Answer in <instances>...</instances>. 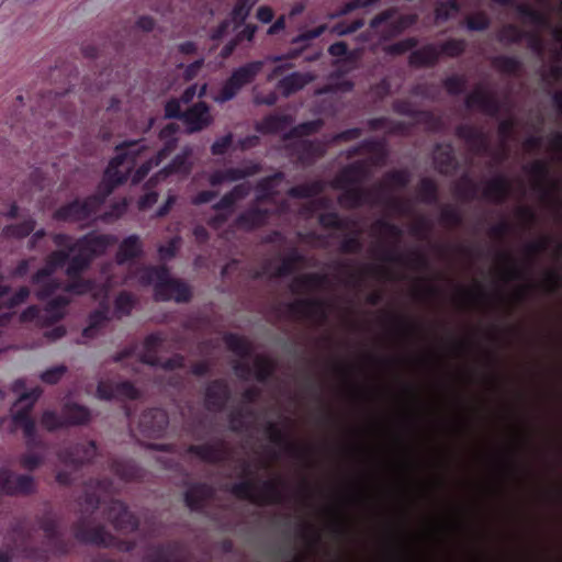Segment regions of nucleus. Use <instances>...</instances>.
Returning a JSON list of instances; mask_svg holds the SVG:
<instances>
[{
    "instance_id": "1",
    "label": "nucleus",
    "mask_w": 562,
    "mask_h": 562,
    "mask_svg": "<svg viewBox=\"0 0 562 562\" xmlns=\"http://www.w3.org/2000/svg\"><path fill=\"white\" fill-rule=\"evenodd\" d=\"M112 244L113 240L109 236L91 235L69 246L67 255L61 251L55 252L49 259L47 267L38 271L34 277V283L38 288L37 296L44 300L53 292L56 284L50 279V273L56 267L65 263L66 258L68 259L66 272L71 277L83 269L93 256L102 254Z\"/></svg>"
},
{
    "instance_id": "2",
    "label": "nucleus",
    "mask_w": 562,
    "mask_h": 562,
    "mask_svg": "<svg viewBox=\"0 0 562 562\" xmlns=\"http://www.w3.org/2000/svg\"><path fill=\"white\" fill-rule=\"evenodd\" d=\"M144 150L145 146L140 142H130L116 146V155L110 161L99 186L102 199L127 179L132 169L140 161Z\"/></svg>"
},
{
    "instance_id": "3",
    "label": "nucleus",
    "mask_w": 562,
    "mask_h": 562,
    "mask_svg": "<svg viewBox=\"0 0 562 562\" xmlns=\"http://www.w3.org/2000/svg\"><path fill=\"white\" fill-rule=\"evenodd\" d=\"M144 284L154 283L157 300L184 302L189 299V289L176 280L169 278L168 272L161 269H145L139 277Z\"/></svg>"
},
{
    "instance_id": "4",
    "label": "nucleus",
    "mask_w": 562,
    "mask_h": 562,
    "mask_svg": "<svg viewBox=\"0 0 562 562\" xmlns=\"http://www.w3.org/2000/svg\"><path fill=\"white\" fill-rule=\"evenodd\" d=\"M25 385L22 380H18L12 385V391L19 394V400L14 404L12 419L15 427H20L25 436H32L34 432V424L27 418L26 414L32 408L41 392L33 389L29 393H24Z\"/></svg>"
},
{
    "instance_id": "5",
    "label": "nucleus",
    "mask_w": 562,
    "mask_h": 562,
    "mask_svg": "<svg viewBox=\"0 0 562 562\" xmlns=\"http://www.w3.org/2000/svg\"><path fill=\"white\" fill-rule=\"evenodd\" d=\"M262 65V61H254L236 69L223 87L221 94L214 97V101L223 103L233 99L240 88L254 80Z\"/></svg>"
},
{
    "instance_id": "6",
    "label": "nucleus",
    "mask_w": 562,
    "mask_h": 562,
    "mask_svg": "<svg viewBox=\"0 0 562 562\" xmlns=\"http://www.w3.org/2000/svg\"><path fill=\"white\" fill-rule=\"evenodd\" d=\"M177 132L178 127L173 123H169L162 128L160 132V138L165 140V147L158 153L155 159H150L137 168V170L132 176V181L134 183L143 180L153 166H158L159 162L173 150L177 142Z\"/></svg>"
},
{
    "instance_id": "7",
    "label": "nucleus",
    "mask_w": 562,
    "mask_h": 562,
    "mask_svg": "<svg viewBox=\"0 0 562 562\" xmlns=\"http://www.w3.org/2000/svg\"><path fill=\"white\" fill-rule=\"evenodd\" d=\"M100 203L98 198H92L85 202H74L55 213V218L59 221L81 222L89 217L90 212Z\"/></svg>"
},
{
    "instance_id": "8",
    "label": "nucleus",
    "mask_w": 562,
    "mask_h": 562,
    "mask_svg": "<svg viewBox=\"0 0 562 562\" xmlns=\"http://www.w3.org/2000/svg\"><path fill=\"white\" fill-rule=\"evenodd\" d=\"M89 419V412L81 406L68 407L67 420H60L54 413L46 412L42 417V425L48 430H54L64 424H81Z\"/></svg>"
},
{
    "instance_id": "9",
    "label": "nucleus",
    "mask_w": 562,
    "mask_h": 562,
    "mask_svg": "<svg viewBox=\"0 0 562 562\" xmlns=\"http://www.w3.org/2000/svg\"><path fill=\"white\" fill-rule=\"evenodd\" d=\"M256 1L257 0H237L232 11V21L223 22L218 30L212 35V37L221 38L228 29H236L238 25H240L249 15V12Z\"/></svg>"
},
{
    "instance_id": "10",
    "label": "nucleus",
    "mask_w": 562,
    "mask_h": 562,
    "mask_svg": "<svg viewBox=\"0 0 562 562\" xmlns=\"http://www.w3.org/2000/svg\"><path fill=\"white\" fill-rule=\"evenodd\" d=\"M182 120L188 132L193 133L207 126L212 122V116L204 103H198L183 114Z\"/></svg>"
},
{
    "instance_id": "11",
    "label": "nucleus",
    "mask_w": 562,
    "mask_h": 562,
    "mask_svg": "<svg viewBox=\"0 0 562 562\" xmlns=\"http://www.w3.org/2000/svg\"><path fill=\"white\" fill-rule=\"evenodd\" d=\"M190 151L183 150L180 155L176 156L172 162L161 169L157 175H155L147 183V186H153L158 182L160 179H165L171 175H186L189 172L191 164L189 161Z\"/></svg>"
},
{
    "instance_id": "12",
    "label": "nucleus",
    "mask_w": 562,
    "mask_h": 562,
    "mask_svg": "<svg viewBox=\"0 0 562 562\" xmlns=\"http://www.w3.org/2000/svg\"><path fill=\"white\" fill-rule=\"evenodd\" d=\"M312 80L313 78L310 75L294 72L280 80L278 88L284 95H290L291 93L302 89Z\"/></svg>"
},
{
    "instance_id": "13",
    "label": "nucleus",
    "mask_w": 562,
    "mask_h": 562,
    "mask_svg": "<svg viewBox=\"0 0 562 562\" xmlns=\"http://www.w3.org/2000/svg\"><path fill=\"white\" fill-rule=\"evenodd\" d=\"M142 250V246L137 236L127 237L120 246L117 254L119 263H123L130 258L137 256Z\"/></svg>"
},
{
    "instance_id": "14",
    "label": "nucleus",
    "mask_w": 562,
    "mask_h": 562,
    "mask_svg": "<svg viewBox=\"0 0 562 562\" xmlns=\"http://www.w3.org/2000/svg\"><path fill=\"white\" fill-rule=\"evenodd\" d=\"M255 169H256L255 166H252L251 169L247 170V171L234 170V171H228L225 175L215 173L211 177L210 181H211L212 186H216L224 181H235V180H238L247 175L254 173Z\"/></svg>"
},
{
    "instance_id": "15",
    "label": "nucleus",
    "mask_w": 562,
    "mask_h": 562,
    "mask_svg": "<svg viewBox=\"0 0 562 562\" xmlns=\"http://www.w3.org/2000/svg\"><path fill=\"white\" fill-rule=\"evenodd\" d=\"M66 304L67 301L60 299L52 301L46 308V318L48 321L61 318L65 315Z\"/></svg>"
},
{
    "instance_id": "16",
    "label": "nucleus",
    "mask_w": 562,
    "mask_h": 562,
    "mask_svg": "<svg viewBox=\"0 0 562 562\" xmlns=\"http://www.w3.org/2000/svg\"><path fill=\"white\" fill-rule=\"evenodd\" d=\"M64 373L65 368L63 366H59L43 372L41 379L46 383L54 384L64 375Z\"/></svg>"
},
{
    "instance_id": "17",
    "label": "nucleus",
    "mask_w": 562,
    "mask_h": 562,
    "mask_svg": "<svg viewBox=\"0 0 562 562\" xmlns=\"http://www.w3.org/2000/svg\"><path fill=\"white\" fill-rule=\"evenodd\" d=\"M103 321H105V315L102 312H97L90 316V325L85 328L83 336L91 337L93 336L94 329L98 325H100Z\"/></svg>"
},
{
    "instance_id": "18",
    "label": "nucleus",
    "mask_w": 562,
    "mask_h": 562,
    "mask_svg": "<svg viewBox=\"0 0 562 562\" xmlns=\"http://www.w3.org/2000/svg\"><path fill=\"white\" fill-rule=\"evenodd\" d=\"M133 299L127 294H122L116 299V311L120 314L128 313L133 306Z\"/></svg>"
},
{
    "instance_id": "19",
    "label": "nucleus",
    "mask_w": 562,
    "mask_h": 562,
    "mask_svg": "<svg viewBox=\"0 0 562 562\" xmlns=\"http://www.w3.org/2000/svg\"><path fill=\"white\" fill-rule=\"evenodd\" d=\"M33 228H34L33 223L26 222L20 228L9 227L5 231V234L8 236L22 237V236L27 235L31 231H33Z\"/></svg>"
},
{
    "instance_id": "20",
    "label": "nucleus",
    "mask_w": 562,
    "mask_h": 562,
    "mask_svg": "<svg viewBox=\"0 0 562 562\" xmlns=\"http://www.w3.org/2000/svg\"><path fill=\"white\" fill-rule=\"evenodd\" d=\"M157 196H158V194L154 191L146 192L138 201L139 209L147 210V209L151 207V205L157 202Z\"/></svg>"
},
{
    "instance_id": "21",
    "label": "nucleus",
    "mask_w": 562,
    "mask_h": 562,
    "mask_svg": "<svg viewBox=\"0 0 562 562\" xmlns=\"http://www.w3.org/2000/svg\"><path fill=\"white\" fill-rule=\"evenodd\" d=\"M274 13L270 7L261 5L257 9L256 18L262 23H269L272 21Z\"/></svg>"
},
{
    "instance_id": "22",
    "label": "nucleus",
    "mask_w": 562,
    "mask_h": 562,
    "mask_svg": "<svg viewBox=\"0 0 562 562\" xmlns=\"http://www.w3.org/2000/svg\"><path fill=\"white\" fill-rule=\"evenodd\" d=\"M231 142L232 137L229 135L216 140L212 146L213 154H223L226 150V148L231 145Z\"/></svg>"
},
{
    "instance_id": "23",
    "label": "nucleus",
    "mask_w": 562,
    "mask_h": 562,
    "mask_svg": "<svg viewBox=\"0 0 562 562\" xmlns=\"http://www.w3.org/2000/svg\"><path fill=\"white\" fill-rule=\"evenodd\" d=\"M239 194H244V191H241L240 188H236L234 192L229 196H225L216 207L221 211L227 212L231 207L234 196Z\"/></svg>"
},
{
    "instance_id": "24",
    "label": "nucleus",
    "mask_w": 562,
    "mask_h": 562,
    "mask_svg": "<svg viewBox=\"0 0 562 562\" xmlns=\"http://www.w3.org/2000/svg\"><path fill=\"white\" fill-rule=\"evenodd\" d=\"M177 239H172L167 247H160L159 248V256L161 259L170 258L175 255V251L177 249Z\"/></svg>"
},
{
    "instance_id": "25",
    "label": "nucleus",
    "mask_w": 562,
    "mask_h": 562,
    "mask_svg": "<svg viewBox=\"0 0 562 562\" xmlns=\"http://www.w3.org/2000/svg\"><path fill=\"white\" fill-rule=\"evenodd\" d=\"M27 296L29 290L25 288L20 289L18 293L12 299H10L9 307H13L23 303Z\"/></svg>"
},
{
    "instance_id": "26",
    "label": "nucleus",
    "mask_w": 562,
    "mask_h": 562,
    "mask_svg": "<svg viewBox=\"0 0 562 562\" xmlns=\"http://www.w3.org/2000/svg\"><path fill=\"white\" fill-rule=\"evenodd\" d=\"M180 113V103L176 100L169 101L166 104V115L168 117H175Z\"/></svg>"
},
{
    "instance_id": "27",
    "label": "nucleus",
    "mask_w": 562,
    "mask_h": 562,
    "mask_svg": "<svg viewBox=\"0 0 562 562\" xmlns=\"http://www.w3.org/2000/svg\"><path fill=\"white\" fill-rule=\"evenodd\" d=\"M329 53L333 56H345L347 54V47L346 44L342 42H338L333 44L329 47Z\"/></svg>"
},
{
    "instance_id": "28",
    "label": "nucleus",
    "mask_w": 562,
    "mask_h": 562,
    "mask_svg": "<svg viewBox=\"0 0 562 562\" xmlns=\"http://www.w3.org/2000/svg\"><path fill=\"white\" fill-rule=\"evenodd\" d=\"M37 314L38 311L34 306H31L20 315V319L23 323L31 322L37 317Z\"/></svg>"
},
{
    "instance_id": "29",
    "label": "nucleus",
    "mask_w": 562,
    "mask_h": 562,
    "mask_svg": "<svg viewBox=\"0 0 562 562\" xmlns=\"http://www.w3.org/2000/svg\"><path fill=\"white\" fill-rule=\"evenodd\" d=\"M64 335H65V329L61 326H57L54 329H52L50 331L45 333V337L49 341H55V340L61 338Z\"/></svg>"
},
{
    "instance_id": "30",
    "label": "nucleus",
    "mask_w": 562,
    "mask_h": 562,
    "mask_svg": "<svg viewBox=\"0 0 562 562\" xmlns=\"http://www.w3.org/2000/svg\"><path fill=\"white\" fill-rule=\"evenodd\" d=\"M285 26L284 16H280L269 29L268 34L273 35L281 32Z\"/></svg>"
},
{
    "instance_id": "31",
    "label": "nucleus",
    "mask_w": 562,
    "mask_h": 562,
    "mask_svg": "<svg viewBox=\"0 0 562 562\" xmlns=\"http://www.w3.org/2000/svg\"><path fill=\"white\" fill-rule=\"evenodd\" d=\"M137 26L143 31H150L154 27V21L148 16H140L137 20Z\"/></svg>"
},
{
    "instance_id": "32",
    "label": "nucleus",
    "mask_w": 562,
    "mask_h": 562,
    "mask_svg": "<svg viewBox=\"0 0 562 562\" xmlns=\"http://www.w3.org/2000/svg\"><path fill=\"white\" fill-rule=\"evenodd\" d=\"M201 65L202 63L201 61H195L193 64H191L190 66L187 67L186 69V79H192L196 72L199 71V69L201 68Z\"/></svg>"
},
{
    "instance_id": "33",
    "label": "nucleus",
    "mask_w": 562,
    "mask_h": 562,
    "mask_svg": "<svg viewBox=\"0 0 562 562\" xmlns=\"http://www.w3.org/2000/svg\"><path fill=\"white\" fill-rule=\"evenodd\" d=\"M257 32L256 25H246L240 33V37H245L247 41H251Z\"/></svg>"
},
{
    "instance_id": "34",
    "label": "nucleus",
    "mask_w": 562,
    "mask_h": 562,
    "mask_svg": "<svg viewBox=\"0 0 562 562\" xmlns=\"http://www.w3.org/2000/svg\"><path fill=\"white\" fill-rule=\"evenodd\" d=\"M214 194L211 193V192H202L200 193L199 195H196L192 202L194 204H202V203H206L209 201H211L213 199Z\"/></svg>"
},
{
    "instance_id": "35",
    "label": "nucleus",
    "mask_w": 562,
    "mask_h": 562,
    "mask_svg": "<svg viewBox=\"0 0 562 562\" xmlns=\"http://www.w3.org/2000/svg\"><path fill=\"white\" fill-rule=\"evenodd\" d=\"M290 68L288 64H281L276 66L268 76V80H272L279 76V74L283 72L285 69Z\"/></svg>"
},
{
    "instance_id": "36",
    "label": "nucleus",
    "mask_w": 562,
    "mask_h": 562,
    "mask_svg": "<svg viewBox=\"0 0 562 562\" xmlns=\"http://www.w3.org/2000/svg\"><path fill=\"white\" fill-rule=\"evenodd\" d=\"M196 90H198V88L195 85L189 87L182 95V101L186 103L190 102L196 94Z\"/></svg>"
},
{
    "instance_id": "37",
    "label": "nucleus",
    "mask_w": 562,
    "mask_h": 562,
    "mask_svg": "<svg viewBox=\"0 0 562 562\" xmlns=\"http://www.w3.org/2000/svg\"><path fill=\"white\" fill-rule=\"evenodd\" d=\"M160 344V338L159 336H149L147 339H146V348L148 350H154L158 347V345Z\"/></svg>"
},
{
    "instance_id": "38",
    "label": "nucleus",
    "mask_w": 562,
    "mask_h": 562,
    "mask_svg": "<svg viewBox=\"0 0 562 562\" xmlns=\"http://www.w3.org/2000/svg\"><path fill=\"white\" fill-rule=\"evenodd\" d=\"M279 119L270 117L265 122V130L267 132H276L278 130Z\"/></svg>"
},
{
    "instance_id": "39",
    "label": "nucleus",
    "mask_w": 562,
    "mask_h": 562,
    "mask_svg": "<svg viewBox=\"0 0 562 562\" xmlns=\"http://www.w3.org/2000/svg\"><path fill=\"white\" fill-rule=\"evenodd\" d=\"M276 100H277L276 94H271L268 98H261L259 95L255 97V102L257 104H268V105H271V104H273L276 102Z\"/></svg>"
},
{
    "instance_id": "40",
    "label": "nucleus",
    "mask_w": 562,
    "mask_h": 562,
    "mask_svg": "<svg viewBox=\"0 0 562 562\" xmlns=\"http://www.w3.org/2000/svg\"><path fill=\"white\" fill-rule=\"evenodd\" d=\"M90 289V284H82V285H70L67 288V292H74V293H85Z\"/></svg>"
},
{
    "instance_id": "41",
    "label": "nucleus",
    "mask_w": 562,
    "mask_h": 562,
    "mask_svg": "<svg viewBox=\"0 0 562 562\" xmlns=\"http://www.w3.org/2000/svg\"><path fill=\"white\" fill-rule=\"evenodd\" d=\"M120 392L125 394L128 397H135L137 394L136 390L130 384L122 385V389Z\"/></svg>"
},
{
    "instance_id": "42",
    "label": "nucleus",
    "mask_w": 562,
    "mask_h": 562,
    "mask_svg": "<svg viewBox=\"0 0 562 562\" xmlns=\"http://www.w3.org/2000/svg\"><path fill=\"white\" fill-rule=\"evenodd\" d=\"M173 202H175V198H172V196L168 198V200L166 201L165 205H164V206H161V207L158 210L157 215H158V216H162V215H165V214L168 212V210H169L170 205H171V204H173Z\"/></svg>"
},
{
    "instance_id": "43",
    "label": "nucleus",
    "mask_w": 562,
    "mask_h": 562,
    "mask_svg": "<svg viewBox=\"0 0 562 562\" xmlns=\"http://www.w3.org/2000/svg\"><path fill=\"white\" fill-rule=\"evenodd\" d=\"M179 50L184 54H190L194 50V46L192 43H184L179 46Z\"/></svg>"
},
{
    "instance_id": "44",
    "label": "nucleus",
    "mask_w": 562,
    "mask_h": 562,
    "mask_svg": "<svg viewBox=\"0 0 562 562\" xmlns=\"http://www.w3.org/2000/svg\"><path fill=\"white\" fill-rule=\"evenodd\" d=\"M55 241H56V245L59 247L69 246L68 237H66V236L58 235V236H56Z\"/></svg>"
},
{
    "instance_id": "45",
    "label": "nucleus",
    "mask_w": 562,
    "mask_h": 562,
    "mask_svg": "<svg viewBox=\"0 0 562 562\" xmlns=\"http://www.w3.org/2000/svg\"><path fill=\"white\" fill-rule=\"evenodd\" d=\"M26 270H27V262H26V261H23V262H21V265L18 267V269H16V273H18V274H23V273H25V272H26Z\"/></svg>"
},
{
    "instance_id": "46",
    "label": "nucleus",
    "mask_w": 562,
    "mask_h": 562,
    "mask_svg": "<svg viewBox=\"0 0 562 562\" xmlns=\"http://www.w3.org/2000/svg\"><path fill=\"white\" fill-rule=\"evenodd\" d=\"M362 26V22H357L356 25L349 30H337V33L338 34H346L348 32H351V31H355L357 30L358 27Z\"/></svg>"
},
{
    "instance_id": "47",
    "label": "nucleus",
    "mask_w": 562,
    "mask_h": 562,
    "mask_svg": "<svg viewBox=\"0 0 562 562\" xmlns=\"http://www.w3.org/2000/svg\"><path fill=\"white\" fill-rule=\"evenodd\" d=\"M234 47H235L234 43H231L227 46H225V48L223 49L224 56H228L233 52Z\"/></svg>"
},
{
    "instance_id": "48",
    "label": "nucleus",
    "mask_w": 562,
    "mask_h": 562,
    "mask_svg": "<svg viewBox=\"0 0 562 562\" xmlns=\"http://www.w3.org/2000/svg\"><path fill=\"white\" fill-rule=\"evenodd\" d=\"M25 482H27L29 484L31 483L27 477H20L19 479L20 488L23 490V491H26V488H27L26 486H24Z\"/></svg>"
},
{
    "instance_id": "49",
    "label": "nucleus",
    "mask_w": 562,
    "mask_h": 562,
    "mask_svg": "<svg viewBox=\"0 0 562 562\" xmlns=\"http://www.w3.org/2000/svg\"><path fill=\"white\" fill-rule=\"evenodd\" d=\"M115 508L119 510L120 514L127 515V512L125 510V508L121 504H116Z\"/></svg>"
},
{
    "instance_id": "50",
    "label": "nucleus",
    "mask_w": 562,
    "mask_h": 562,
    "mask_svg": "<svg viewBox=\"0 0 562 562\" xmlns=\"http://www.w3.org/2000/svg\"><path fill=\"white\" fill-rule=\"evenodd\" d=\"M205 92H206V85L204 83V85H202V86L200 87V89H199V97L204 95V94H205Z\"/></svg>"
},
{
    "instance_id": "51",
    "label": "nucleus",
    "mask_w": 562,
    "mask_h": 562,
    "mask_svg": "<svg viewBox=\"0 0 562 562\" xmlns=\"http://www.w3.org/2000/svg\"><path fill=\"white\" fill-rule=\"evenodd\" d=\"M313 125H314V123H313V124H308V125H301V126L299 127V132H300V133H303V132H305L306 130L311 128V126H313Z\"/></svg>"
},
{
    "instance_id": "52",
    "label": "nucleus",
    "mask_w": 562,
    "mask_h": 562,
    "mask_svg": "<svg viewBox=\"0 0 562 562\" xmlns=\"http://www.w3.org/2000/svg\"><path fill=\"white\" fill-rule=\"evenodd\" d=\"M9 555L7 553L0 552V562H8Z\"/></svg>"
},
{
    "instance_id": "53",
    "label": "nucleus",
    "mask_w": 562,
    "mask_h": 562,
    "mask_svg": "<svg viewBox=\"0 0 562 562\" xmlns=\"http://www.w3.org/2000/svg\"><path fill=\"white\" fill-rule=\"evenodd\" d=\"M281 179L279 177H274L272 179H269L266 181L267 184H271V183H277V182H280Z\"/></svg>"
},
{
    "instance_id": "54",
    "label": "nucleus",
    "mask_w": 562,
    "mask_h": 562,
    "mask_svg": "<svg viewBox=\"0 0 562 562\" xmlns=\"http://www.w3.org/2000/svg\"><path fill=\"white\" fill-rule=\"evenodd\" d=\"M237 493L243 495V496H245V497H250L251 496L250 492L248 491V487L245 491H238Z\"/></svg>"
},
{
    "instance_id": "55",
    "label": "nucleus",
    "mask_w": 562,
    "mask_h": 562,
    "mask_svg": "<svg viewBox=\"0 0 562 562\" xmlns=\"http://www.w3.org/2000/svg\"><path fill=\"white\" fill-rule=\"evenodd\" d=\"M321 33H322V29L311 33L307 37L308 38H314V37H317Z\"/></svg>"
},
{
    "instance_id": "56",
    "label": "nucleus",
    "mask_w": 562,
    "mask_h": 562,
    "mask_svg": "<svg viewBox=\"0 0 562 562\" xmlns=\"http://www.w3.org/2000/svg\"><path fill=\"white\" fill-rule=\"evenodd\" d=\"M301 11H302V7H296V8L292 9L291 14L294 15V14L300 13Z\"/></svg>"
},
{
    "instance_id": "57",
    "label": "nucleus",
    "mask_w": 562,
    "mask_h": 562,
    "mask_svg": "<svg viewBox=\"0 0 562 562\" xmlns=\"http://www.w3.org/2000/svg\"><path fill=\"white\" fill-rule=\"evenodd\" d=\"M469 27L473 29V30H479V29L483 27V25H475L472 22H469Z\"/></svg>"
},
{
    "instance_id": "58",
    "label": "nucleus",
    "mask_w": 562,
    "mask_h": 562,
    "mask_svg": "<svg viewBox=\"0 0 562 562\" xmlns=\"http://www.w3.org/2000/svg\"><path fill=\"white\" fill-rule=\"evenodd\" d=\"M25 463H26V465H27L29 468H33V467L36 464V463H35V462H33L31 459H26V460H25Z\"/></svg>"
},
{
    "instance_id": "59",
    "label": "nucleus",
    "mask_w": 562,
    "mask_h": 562,
    "mask_svg": "<svg viewBox=\"0 0 562 562\" xmlns=\"http://www.w3.org/2000/svg\"><path fill=\"white\" fill-rule=\"evenodd\" d=\"M126 207V203L122 202V204L119 206L120 211L116 213L117 215L121 214Z\"/></svg>"
},
{
    "instance_id": "60",
    "label": "nucleus",
    "mask_w": 562,
    "mask_h": 562,
    "mask_svg": "<svg viewBox=\"0 0 562 562\" xmlns=\"http://www.w3.org/2000/svg\"><path fill=\"white\" fill-rule=\"evenodd\" d=\"M16 215V207L15 206H12L10 213H9V216L11 217H14Z\"/></svg>"
},
{
    "instance_id": "61",
    "label": "nucleus",
    "mask_w": 562,
    "mask_h": 562,
    "mask_svg": "<svg viewBox=\"0 0 562 562\" xmlns=\"http://www.w3.org/2000/svg\"><path fill=\"white\" fill-rule=\"evenodd\" d=\"M144 361L147 362V363H150V364H155L156 363V361L154 359L147 358V357L144 358Z\"/></svg>"
},
{
    "instance_id": "62",
    "label": "nucleus",
    "mask_w": 562,
    "mask_h": 562,
    "mask_svg": "<svg viewBox=\"0 0 562 562\" xmlns=\"http://www.w3.org/2000/svg\"><path fill=\"white\" fill-rule=\"evenodd\" d=\"M98 394H99V396H100V397H102V398H108V396H106L105 394H103V393H102V389H101V387H99V389H98Z\"/></svg>"
},
{
    "instance_id": "63",
    "label": "nucleus",
    "mask_w": 562,
    "mask_h": 562,
    "mask_svg": "<svg viewBox=\"0 0 562 562\" xmlns=\"http://www.w3.org/2000/svg\"><path fill=\"white\" fill-rule=\"evenodd\" d=\"M291 194L292 195H299L300 193H299V191L296 189H292L291 190Z\"/></svg>"
},
{
    "instance_id": "64",
    "label": "nucleus",
    "mask_w": 562,
    "mask_h": 562,
    "mask_svg": "<svg viewBox=\"0 0 562 562\" xmlns=\"http://www.w3.org/2000/svg\"><path fill=\"white\" fill-rule=\"evenodd\" d=\"M449 5L453 9V10H457V7H456V3L454 2H450Z\"/></svg>"
}]
</instances>
